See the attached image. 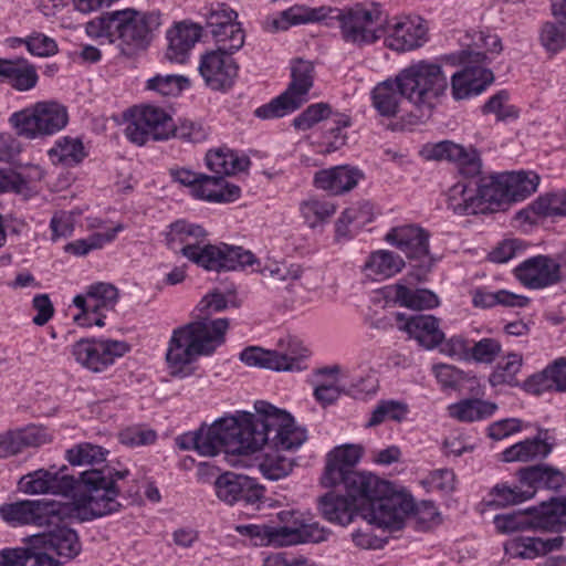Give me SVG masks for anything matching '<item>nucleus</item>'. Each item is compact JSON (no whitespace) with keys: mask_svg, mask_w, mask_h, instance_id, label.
Returning a JSON list of instances; mask_svg holds the SVG:
<instances>
[{"mask_svg":"<svg viewBox=\"0 0 566 566\" xmlns=\"http://www.w3.org/2000/svg\"><path fill=\"white\" fill-rule=\"evenodd\" d=\"M67 468L63 465L59 470L55 467L50 469H38L21 476L19 490L25 494H54L69 496L75 490L81 494L75 497V507L83 521H91L102 517L120 509L117 497L120 489L118 480L125 479L128 470L118 471L105 465L101 470H85L74 478L66 473Z\"/></svg>","mask_w":566,"mask_h":566,"instance_id":"obj_1","label":"nucleus"},{"mask_svg":"<svg viewBox=\"0 0 566 566\" xmlns=\"http://www.w3.org/2000/svg\"><path fill=\"white\" fill-rule=\"evenodd\" d=\"M321 21L327 27L337 23L342 39L346 43L364 46L375 43L382 36L386 15L378 3H356L343 9L293 6L273 17L270 27L272 31H284L292 25Z\"/></svg>","mask_w":566,"mask_h":566,"instance_id":"obj_2","label":"nucleus"},{"mask_svg":"<svg viewBox=\"0 0 566 566\" xmlns=\"http://www.w3.org/2000/svg\"><path fill=\"white\" fill-rule=\"evenodd\" d=\"M448 91V77L441 65L419 61L401 70L395 80H386L371 91V102L380 116L395 117L401 98L419 108L431 109Z\"/></svg>","mask_w":566,"mask_h":566,"instance_id":"obj_3","label":"nucleus"},{"mask_svg":"<svg viewBox=\"0 0 566 566\" xmlns=\"http://www.w3.org/2000/svg\"><path fill=\"white\" fill-rule=\"evenodd\" d=\"M228 306L226 296L212 292L199 302L196 307L198 319L174 329L166 353V360L172 368L181 369L200 356H209L226 340L229 328L228 318L210 319L213 313Z\"/></svg>","mask_w":566,"mask_h":566,"instance_id":"obj_4","label":"nucleus"},{"mask_svg":"<svg viewBox=\"0 0 566 566\" xmlns=\"http://www.w3.org/2000/svg\"><path fill=\"white\" fill-rule=\"evenodd\" d=\"M206 230L196 223L177 220L169 226L167 242L189 261L208 271H238L258 262L254 254L239 245L206 244Z\"/></svg>","mask_w":566,"mask_h":566,"instance_id":"obj_5","label":"nucleus"},{"mask_svg":"<svg viewBox=\"0 0 566 566\" xmlns=\"http://www.w3.org/2000/svg\"><path fill=\"white\" fill-rule=\"evenodd\" d=\"M160 24L158 11L125 9L107 12L90 21L86 33L91 38H104L109 43L118 42L122 53L129 56L148 46L153 32Z\"/></svg>","mask_w":566,"mask_h":566,"instance_id":"obj_6","label":"nucleus"},{"mask_svg":"<svg viewBox=\"0 0 566 566\" xmlns=\"http://www.w3.org/2000/svg\"><path fill=\"white\" fill-rule=\"evenodd\" d=\"M251 426L249 412L223 417L211 426L182 433L176 438L181 450H195L202 457H214L221 451L232 454H250L251 444L248 437Z\"/></svg>","mask_w":566,"mask_h":566,"instance_id":"obj_7","label":"nucleus"},{"mask_svg":"<svg viewBox=\"0 0 566 566\" xmlns=\"http://www.w3.org/2000/svg\"><path fill=\"white\" fill-rule=\"evenodd\" d=\"M254 409L255 413L249 412L251 453L264 444L276 451H295L307 440V430L287 411L263 400L255 401Z\"/></svg>","mask_w":566,"mask_h":566,"instance_id":"obj_8","label":"nucleus"},{"mask_svg":"<svg viewBox=\"0 0 566 566\" xmlns=\"http://www.w3.org/2000/svg\"><path fill=\"white\" fill-rule=\"evenodd\" d=\"M520 485L496 484L490 492L491 505L504 507L532 499L538 489L558 490L565 483L562 471L549 465H531L517 471Z\"/></svg>","mask_w":566,"mask_h":566,"instance_id":"obj_9","label":"nucleus"},{"mask_svg":"<svg viewBox=\"0 0 566 566\" xmlns=\"http://www.w3.org/2000/svg\"><path fill=\"white\" fill-rule=\"evenodd\" d=\"M291 77L287 88L282 94L255 109L256 117L280 118L295 112L307 102L308 92L314 83L313 63L297 59L292 64Z\"/></svg>","mask_w":566,"mask_h":566,"instance_id":"obj_10","label":"nucleus"},{"mask_svg":"<svg viewBox=\"0 0 566 566\" xmlns=\"http://www.w3.org/2000/svg\"><path fill=\"white\" fill-rule=\"evenodd\" d=\"M459 62L463 64L450 76L448 87L454 101L470 99L482 94L494 81L493 72L488 67L490 60L485 52L463 50Z\"/></svg>","mask_w":566,"mask_h":566,"instance_id":"obj_11","label":"nucleus"},{"mask_svg":"<svg viewBox=\"0 0 566 566\" xmlns=\"http://www.w3.org/2000/svg\"><path fill=\"white\" fill-rule=\"evenodd\" d=\"M69 122L65 106L57 102H39L33 107L13 113L9 123L20 136L34 139L62 130Z\"/></svg>","mask_w":566,"mask_h":566,"instance_id":"obj_12","label":"nucleus"},{"mask_svg":"<svg viewBox=\"0 0 566 566\" xmlns=\"http://www.w3.org/2000/svg\"><path fill=\"white\" fill-rule=\"evenodd\" d=\"M566 502L546 504L539 507L517 511L510 514L496 515L494 525L501 533H511L524 530H543L562 533L566 527Z\"/></svg>","mask_w":566,"mask_h":566,"instance_id":"obj_13","label":"nucleus"},{"mask_svg":"<svg viewBox=\"0 0 566 566\" xmlns=\"http://www.w3.org/2000/svg\"><path fill=\"white\" fill-rule=\"evenodd\" d=\"M429 232L417 226L394 228L385 237L389 244L403 252L408 259L418 262L406 277L410 284L424 281L433 266L434 259L429 253Z\"/></svg>","mask_w":566,"mask_h":566,"instance_id":"obj_14","label":"nucleus"},{"mask_svg":"<svg viewBox=\"0 0 566 566\" xmlns=\"http://www.w3.org/2000/svg\"><path fill=\"white\" fill-rule=\"evenodd\" d=\"M172 118L161 108L143 106L135 108L125 128L132 143L143 146L149 140H166L172 134Z\"/></svg>","mask_w":566,"mask_h":566,"instance_id":"obj_15","label":"nucleus"},{"mask_svg":"<svg viewBox=\"0 0 566 566\" xmlns=\"http://www.w3.org/2000/svg\"><path fill=\"white\" fill-rule=\"evenodd\" d=\"M118 300V290L111 283L96 282L86 291L73 298V304L80 310L74 321L80 326H104V311L113 310Z\"/></svg>","mask_w":566,"mask_h":566,"instance_id":"obj_16","label":"nucleus"},{"mask_svg":"<svg viewBox=\"0 0 566 566\" xmlns=\"http://www.w3.org/2000/svg\"><path fill=\"white\" fill-rule=\"evenodd\" d=\"M415 509L411 496L389 490L377 496L371 507H367L363 516L379 527L397 531L403 527L406 517Z\"/></svg>","mask_w":566,"mask_h":566,"instance_id":"obj_17","label":"nucleus"},{"mask_svg":"<svg viewBox=\"0 0 566 566\" xmlns=\"http://www.w3.org/2000/svg\"><path fill=\"white\" fill-rule=\"evenodd\" d=\"M129 348L123 340L82 338L72 346V354L83 367L101 373L128 353Z\"/></svg>","mask_w":566,"mask_h":566,"instance_id":"obj_18","label":"nucleus"},{"mask_svg":"<svg viewBox=\"0 0 566 566\" xmlns=\"http://www.w3.org/2000/svg\"><path fill=\"white\" fill-rule=\"evenodd\" d=\"M232 55L218 50L201 55L198 71L209 88L224 92L233 86L239 65Z\"/></svg>","mask_w":566,"mask_h":566,"instance_id":"obj_19","label":"nucleus"},{"mask_svg":"<svg viewBox=\"0 0 566 566\" xmlns=\"http://www.w3.org/2000/svg\"><path fill=\"white\" fill-rule=\"evenodd\" d=\"M217 496L228 503L243 502L254 505L264 497V488L248 475L234 472H224L214 482Z\"/></svg>","mask_w":566,"mask_h":566,"instance_id":"obj_20","label":"nucleus"},{"mask_svg":"<svg viewBox=\"0 0 566 566\" xmlns=\"http://www.w3.org/2000/svg\"><path fill=\"white\" fill-rule=\"evenodd\" d=\"M427 158L454 163L459 174L464 178H475L482 172L480 153L472 146L464 147L451 140H442L428 147Z\"/></svg>","mask_w":566,"mask_h":566,"instance_id":"obj_21","label":"nucleus"},{"mask_svg":"<svg viewBox=\"0 0 566 566\" xmlns=\"http://www.w3.org/2000/svg\"><path fill=\"white\" fill-rule=\"evenodd\" d=\"M346 495L359 513L373 506L377 496L389 490V483L369 472H355L342 479Z\"/></svg>","mask_w":566,"mask_h":566,"instance_id":"obj_22","label":"nucleus"},{"mask_svg":"<svg viewBox=\"0 0 566 566\" xmlns=\"http://www.w3.org/2000/svg\"><path fill=\"white\" fill-rule=\"evenodd\" d=\"M560 265L548 255L526 259L514 269L515 277L526 287L539 290L558 282Z\"/></svg>","mask_w":566,"mask_h":566,"instance_id":"obj_23","label":"nucleus"},{"mask_svg":"<svg viewBox=\"0 0 566 566\" xmlns=\"http://www.w3.org/2000/svg\"><path fill=\"white\" fill-rule=\"evenodd\" d=\"M428 41V25L421 17H407L389 30L385 43L397 52H407L422 46Z\"/></svg>","mask_w":566,"mask_h":566,"instance_id":"obj_24","label":"nucleus"},{"mask_svg":"<svg viewBox=\"0 0 566 566\" xmlns=\"http://www.w3.org/2000/svg\"><path fill=\"white\" fill-rule=\"evenodd\" d=\"M364 449L359 444H344L334 448L328 454L321 482L325 488L340 484L342 479L357 472L356 464L363 457Z\"/></svg>","mask_w":566,"mask_h":566,"instance_id":"obj_25","label":"nucleus"},{"mask_svg":"<svg viewBox=\"0 0 566 566\" xmlns=\"http://www.w3.org/2000/svg\"><path fill=\"white\" fill-rule=\"evenodd\" d=\"M30 542L35 548L55 553L64 559L63 563L75 558L82 549L77 533L65 525H57L48 532L31 535Z\"/></svg>","mask_w":566,"mask_h":566,"instance_id":"obj_26","label":"nucleus"},{"mask_svg":"<svg viewBox=\"0 0 566 566\" xmlns=\"http://www.w3.org/2000/svg\"><path fill=\"white\" fill-rule=\"evenodd\" d=\"M326 539V533L316 522H293V525L270 528L269 546H289L300 543H318Z\"/></svg>","mask_w":566,"mask_h":566,"instance_id":"obj_27","label":"nucleus"},{"mask_svg":"<svg viewBox=\"0 0 566 566\" xmlns=\"http://www.w3.org/2000/svg\"><path fill=\"white\" fill-rule=\"evenodd\" d=\"M363 178L364 172L358 168L340 165L316 171L314 185L318 189L338 196L354 189Z\"/></svg>","mask_w":566,"mask_h":566,"instance_id":"obj_28","label":"nucleus"},{"mask_svg":"<svg viewBox=\"0 0 566 566\" xmlns=\"http://www.w3.org/2000/svg\"><path fill=\"white\" fill-rule=\"evenodd\" d=\"M202 27L198 23L182 21L167 31L168 49L166 57L170 62L184 64L188 61L195 44L200 40Z\"/></svg>","mask_w":566,"mask_h":566,"instance_id":"obj_29","label":"nucleus"},{"mask_svg":"<svg viewBox=\"0 0 566 566\" xmlns=\"http://www.w3.org/2000/svg\"><path fill=\"white\" fill-rule=\"evenodd\" d=\"M48 506L42 501L22 500L0 505V517L11 526L38 525L49 523Z\"/></svg>","mask_w":566,"mask_h":566,"instance_id":"obj_30","label":"nucleus"},{"mask_svg":"<svg viewBox=\"0 0 566 566\" xmlns=\"http://www.w3.org/2000/svg\"><path fill=\"white\" fill-rule=\"evenodd\" d=\"M406 279L386 287V296L400 306L411 310H430L439 306L438 295L427 289H413Z\"/></svg>","mask_w":566,"mask_h":566,"instance_id":"obj_31","label":"nucleus"},{"mask_svg":"<svg viewBox=\"0 0 566 566\" xmlns=\"http://www.w3.org/2000/svg\"><path fill=\"white\" fill-rule=\"evenodd\" d=\"M554 441H551L547 429L538 430L536 437L517 442L502 452L504 462H528L546 458L553 450Z\"/></svg>","mask_w":566,"mask_h":566,"instance_id":"obj_32","label":"nucleus"},{"mask_svg":"<svg viewBox=\"0 0 566 566\" xmlns=\"http://www.w3.org/2000/svg\"><path fill=\"white\" fill-rule=\"evenodd\" d=\"M563 544V536L542 539L539 537L518 535L509 539L504 545V549L511 557L534 559L553 551L560 549Z\"/></svg>","mask_w":566,"mask_h":566,"instance_id":"obj_33","label":"nucleus"},{"mask_svg":"<svg viewBox=\"0 0 566 566\" xmlns=\"http://www.w3.org/2000/svg\"><path fill=\"white\" fill-rule=\"evenodd\" d=\"M238 186L228 184L223 177L200 175L191 195L209 202H232L240 197Z\"/></svg>","mask_w":566,"mask_h":566,"instance_id":"obj_34","label":"nucleus"},{"mask_svg":"<svg viewBox=\"0 0 566 566\" xmlns=\"http://www.w3.org/2000/svg\"><path fill=\"white\" fill-rule=\"evenodd\" d=\"M403 329L426 349L438 347L444 338L440 321L433 315H413L408 318Z\"/></svg>","mask_w":566,"mask_h":566,"instance_id":"obj_35","label":"nucleus"},{"mask_svg":"<svg viewBox=\"0 0 566 566\" xmlns=\"http://www.w3.org/2000/svg\"><path fill=\"white\" fill-rule=\"evenodd\" d=\"M318 510L326 521L343 526L352 523L358 513L347 495H340L334 491L327 492L318 499Z\"/></svg>","mask_w":566,"mask_h":566,"instance_id":"obj_36","label":"nucleus"},{"mask_svg":"<svg viewBox=\"0 0 566 566\" xmlns=\"http://www.w3.org/2000/svg\"><path fill=\"white\" fill-rule=\"evenodd\" d=\"M530 213H533L535 217L552 219L566 217V189L545 192L538 196L525 210L520 212L521 216L525 214L527 220L534 222L535 218L532 219Z\"/></svg>","mask_w":566,"mask_h":566,"instance_id":"obj_37","label":"nucleus"},{"mask_svg":"<svg viewBox=\"0 0 566 566\" xmlns=\"http://www.w3.org/2000/svg\"><path fill=\"white\" fill-rule=\"evenodd\" d=\"M207 167L217 177L235 175L249 168L251 161L247 156H240L228 148L209 150L206 155Z\"/></svg>","mask_w":566,"mask_h":566,"instance_id":"obj_38","label":"nucleus"},{"mask_svg":"<svg viewBox=\"0 0 566 566\" xmlns=\"http://www.w3.org/2000/svg\"><path fill=\"white\" fill-rule=\"evenodd\" d=\"M448 208L459 216L476 214L484 210L479 199L478 188H471L465 181H458L449 189Z\"/></svg>","mask_w":566,"mask_h":566,"instance_id":"obj_39","label":"nucleus"},{"mask_svg":"<svg viewBox=\"0 0 566 566\" xmlns=\"http://www.w3.org/2000/svg\"><path fill=\"white\" fill-rule=\"evenodd\" d=\"M273 350L279 358L276 371H301L307 368L308 350L298 340L290 337L281 339Z\"/></svg>","mask_w":566,"mask_h":566,"instance_id":"obj_40","label":"nucleus"},{"mask_svg":"<svg viewBox=\"0 0 566 566\" xmlns=\"http://www.w3.org/2000/svg\"><path fill=\"white\" fill-rule=\"evenodd\" d=\"M403 265V260L396 253L387 250H378L368 256L364 270L366 274L374 280H381L395 275L401 271Z\"/></svg>","mask_w":566,"mask_h":566,"instance_id":"obj_41","label":"nucleus"},{"mask_svg":"<svg viewBox=\"0 0 566 566\" xmlns=\"http://www.w3.org/2000/svg\"><path fill=\"white\" fill-rule=\"evenodd\" d=\"M496 409L497 406L494 402L470 398L451 405L449 413L459 421L474 422L492 417Z\"/></svg>","mask_w":566,"mask_h":566,"instance_id":"obj_42","label":"nucleus"},{"mask_svg":"<svg viewBox=\"0 0 566 566\" xmlns=\"http://www.w3.org/2000/svg\"><path fill=\"white\" fill-rule=\"evenodd\" d=\"M48 155L53 164L74 167L83 161L86 151L81 139L64 136L59 138Z\"/></svg>","mask_w":566,"mask_h":566,"instance_id":"obj_43","label":"nucleus"},{"mask_svg":"<svg viewBox=\"0 0 566 566\" xmlns=\"http://www.w3.org/2000/svg\"><path fill=\"white\" fill-rule=\"evenodd\" d=\"M504 177H506L505 172L479 178L476 188L482 207H484L486 202L496 205L510 202L506 187L507 182Z\"/></svg>","mask_w":566,"mask_h":566,"instance_id":"obj_44","label":"nucleus"},{"mask_svg":"<svg viewBox=\"0 0 566 566\" xmlns=\"http://www.w3.org/2000/svg\"><path fill=\"white\" fill-rule=\"evenodd\" d=\"M505 174L510 202L524 200L537 190L539 176L536 172L521 170Z\"/></svg>","mask_w":566,"mask_h":566,"instance_id":"obj_45","label":"nucleus"},{"mask_svg":"<svg viewBox=\"0 0 566 566\" xmlns=\"http://www.w3.org/2000/svg\"><path fill=\"white\" fill-rule=\"evenodd\" d=\"M108 450L91 442H81L65 451V459L73 467H92L103 463L106 460Z\"/></svg>","mask_w":566,"mask_h":566,"instance_id":"obj_46","label":"nucleus"},{"mask_svg":"<svg viewBox=\"0 0 566 566\" xmlns=\"http://www.w3.org/2000/svg\"><path fill=\"white\" fill-rule=\"evenodd\" d=\"M38 429L28 428L0 436V459L20 453L25 447L38 446Z\"/></svg>","mask_w":566,"mask_h":566,"instance_id":"obj_47","label":"nucleus"},{"mask_svg":"<svg viewBox=\"0 0 566 566\" xmlns=\"http://www.w3.org/2000/svg\"><path fill=\"white\" fill-rule=\"evenodd\" d=\"M300 211L305 223L310 228H315L329 220L336 212V206L329 200L311 197L301 202Z\"/></svg>","mask_w":566,"mask_h":566,"instance_id":"obj_48","label":"nucleus"},{"mask_svg":"<svg viewBox=\"0 0 566 566\" xmlns=\"http://www.w3.org/2000/svg\"><path fill=\"white\" fill-rule=\"evenodd\" d=\"M123 230L124 226L122 223H118L114 228L104 233L95 232L85 239H78L73 242H70L65 245L64 250L65 252L74 254L76 256H84L91 251L101 249L106 243L112 242L116 238L117 233Z\"/></svg>","mask_w":566,"mask_h":566,"instance_id":"obj_49","label":"nucleus"},{"mask_svg":"<svg viewBox=\"0 0 566 566\" xmlns=\"http://www.w3.org/2000/svg\"><path fill=\"white\" fill-rule=\"evenodd\" d=\"M201 17L205 19V24L210 34L212 31H219L226 25L238 22V13L226 3H211L205 6L200 10Z\"/></svg>","mask_w":566,"mask_h":566,"instance_id":"obj_50","label":"nucleus"},{"mask_svg":"<svg viewBox=\"0 0 566 566\" xmlns=\"http://www.w3.org/2000/svg\"><path fill=\"white\" fill-rule=\"evenodd\" d=\"M211 36L216 43L214 50L232 54L243 46L245 40V33L239 22L212 31Z\"/></svg>","mask_w":566,"mask_h":566,"instance_id":"obj_51","label":"nucleus"},{"mask_svg":"<svg viewBox=\"0 0 566 566\" xmlns=\"http://www.w3.org/2000/svg\"><path fill=\"white\" fill-rule=\"evenodd\" d=\"M39 75L33 64L25 59H14L8 84L19 92H27L38 84Z\"/></svg>","mask_w":566,"mask_h":566,"instance_id":"obj_52","label":"nucleus"},{"mask_svg":"<svg viewBox=\"0 0 566 566\" xmlns=\"http://www.w3.org/2000/svg\"><path fill=\"white\" fill-rule=\"evenodd\" d=\"M189 80L184 75L157 74L146 82V88L161 96H177L188 88Z\"/></svg>","mask_w":566,"mask_h":566,"instance_id":"obj_53","label":"nucleus"},{"mask_svg":"<svg viewBox=\"0 0 566 566\" xmlns=\"http://www.w3.org/2000/svg\"><path fill=\"white\" fill-rule=\"evenodd\" d=\"M539 42L548 53L563 51L566 48V20L545 22L539 31Z\"/></svg>","mask_w":566,"mask_h":566,"instance_id":"obj_54","label":"nucleus"},{"mask_svg":"<svg viewBox=\"0 0 566 566\" xmlns=\"http://www.w3.org/2000/svg\"><path fill=\"white\" fill-rule=\"evenodd\" d=\"M523 363L522 355L516 353L507 354L502 361H500L495 370L490 376V382L492 386L497 385H515V376L521 370Z\"/></svg>","mask_w":566,"mask_h":566,"instance_id":"obj_55","label":"nucleus"},{"mask_svg":"<svg viewBox=\"0 0 566 566\" xmlns=\"http://www.w3.org/2000/svg\"><path fill=\"white\" fill-rule=\"evenodd\" d=\"M502 352L501 343L493 337H484L480 340H472L470 345L469 361L476 364H493Z\"/></svg>","mask_w":566,"mask_h":566,"instance_id":"obj_56","label":"nucleus"},{"mask_svg":"<svg viewBox=\"0 0 566 566\" xmlns=\"http://www.w3.org/2000/svg\"><path fill=\"white\" fill-rule=\"evenodd\" d=\"M279 452L274 450L273 452L265 453L259 465L262 474L269 480L276 481L285 478L293 469V461L281 455Z\"/></svg>","mask_w":566,"mask_h":566,"instance_id":"obj_57","label":"nucleus"},{"mask_svg":"<svg viewBox=\"0 0 566 566\" xmlns=\"http://www.w3.org/2000/svg\"><path fill=\"white\" fill-rule=\"evenodd\" d=\"M510 94L506 90H501L492 95L482 106L483 114H494L497 120L504 122L518 117V109L509 104Z\"/></svg>","mask_w":566,"mask_h":566,"instance_id":"obj_58","label":"nucleus"},{"mask_svg":"<svg viewBox=\"0 0 566 566\" xmlns=\"http://www.w3.org/2000/svg\"><path fill=\"white\" fill-rule=\"evenodd\" d=\"M349 125L350 120L347 117L334 120L333 125L325 130L318 151L322 154H331L343 147L347 139L344 129Z\"/></svg>","mask_w":566,"mask_h":566,"instance_id":"obj_59","label":"nucleus"},{"mask_svg":"<svg viewBox=\"0 0 566 566\" xmlns=\"http://www.w3.org/2000/svg\"><path fill=\"white\" fill-rule=\"evenodd\" d=\"M240 359L250 367H260L276 371V359L279 358L273 349L270 350L251 346L240 353Z\"/></svg>","mask_w":566,"mask_h":566,"instance_id":"obj_60","label":"nucleus"},{"mask_svg":"<svg viewBox=\"0 0 566 566\" xmlns=\"http://www.w3.org/2000/svg\"><path fill=\"white\" fill-rule=\"evenodd\" d=\"M331 113V106L326 103L312 104L293 119V126L298 130H307L315 124L327 119Z\"/></svg>","mask_w":566,"mask_h":566,"instance_id":"obj_61","label":"nucleus"},{"mask_svg":"<svg viewBox=\"0 0 566 566\" xmlns=\"http://www.w3.org/2000/svg\"><path fill=\"white\" fill-rule=\"evenodd\" d=\"M471 340L462 335H453L450 338H443L439 344L440 353L460 361H469Z\"/></svg>","mask_w":566,"mask_h":566,"instance_id":"obj_62","label":"nucleus"},{"mask_svg":"<svg viewBox=\"0 0 566 566\" xmlns=\"http://www.w3.org/2000/svg\"><path fill=\"white\" fill-rule=\"evenodd\" d=\"M432 370L443 388L458 389L468 378L463 370L448 364L434 365Z\"/></svg>","mask_w":566,"mask_h":566,"instance_id":"obj_63","label":"nucleus"},{"mask_svg":"<svg viewBox=\"0 0 566 566\" xmlns=\"http://www.w3.org/2000/svg\"><path fill=\"white\" fill-rule=\"evenodd\" d=\"M17 41L24 43L28 51L36 56H50L57 52L56 42L42 33H34L25 40L17 39Z\"/></svg>","mask_w":566,"mask_h":566,"instance_id":"obj_64","label":"nucleus"}]
</instances>
